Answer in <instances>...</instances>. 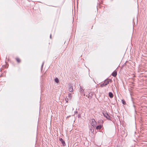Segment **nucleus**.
Returning <instances> with one entry per match:
<instances>
[{
	"label": "nucleus",
	"mask_w": 147,
	"mask_h": 147,
	"mask_svg": "<svg viewBox=\"0 0 147 147\" xmlns=\"http://www.w3.org/2000/svg\"><path fill=\"white\" fill-rule=\"evenodd\" d=\"M111 80L109 79H107L105 80L104 82L100 84V86L101 87H103L105 86L109 82H111Z\"/></svg>",
	"instance_id": "f257e3e1"
},
{
	"label": "nucleus",
	"mask_w": 147,
	"mask_h": 147,
	"mask_svg": "<svg viewBox=\"0 0 147 147\" xmlns=\"http://www.w3.org/2000/svg\"><path fill=\"white\" fill-rule=\"evenodd\" d=\"M91 124L93 126H95L96 125V122L95 120L94 119H92L90 121Z\"/></svg>",
	"instance_id": "f03ea898"
},
{
	"label": "nucleus",
	"mask_w": 147,
	"mask_h": 147,
	"mask_svg": "<svg viewBox=\"0 0 147 147\" xmlns=\"http://www.w3.org/2000/svg\"><path fill=\"white\" fill-rule=\"evenodd\" d=\"M74 90L73 89V87L72 85L71 84H69V91L70 92H73Z\"/></svg>",
	"instance_id": "7ed1b4c3"
},
{
	"label": "nucleus",
	"mask_w": 147,
	"mask_h": 147,
	"mask_svg": "<svg viewBox=\"0 0 147 147\" xmlns=\"http://www.w3.org/2000/svg\"><path fill=\"white\" fill-rule=\"evenodd\" d=\"M103 115L106 117L107 119H110V116L107 113H103Z\"/></svg>",
	"instance_id": "20e7f679"
},
{
	"label": "nucleus",
	"mask_w": 147,
	"mask_h": 147,
	"mask_svg": "<svg viewBox=\"0 0 147 147\" xmlns=\"http://www.w3.org/2000/svg\"><path fill=\"white\" fill-rule=\"evenodd\" d=\"M59 140L60 141L62 144L63 146H65L66 145L65 143V141L63 140L61 138H60L59 139Z\"/></svg>",
	"instance_id": "39448f33"
},
{
	"label": "nucleus",
	"mask_w": 147,
	"mask_h": 147,
	"mask_svg": "<svg viewBox=\"0 0 147 147\" xmlns=\"http://www.w3.org/2000/svg\"><path fill=\"white\" fill-rule=\"evenodd\" d=\"M112 76L113 77H115L117 75V72L116 71H114L112 74Z\"/></svg>",
	"instance_id": "423d86ee"
},
{
	"label": "nucleus",
	"mask_w": 147,
	"mask_h": 147,
	"mask_svg": "<svg viewBox=\"0 0 147 147\" xmlns=\"http://www.w3.org/2000/svg\"><path fill=\"white\" fill-rule=\"evenodd\" d=\"M109 96L110 98H112L113 97V94L111 92H109Z\"/></svg>",
	"instance_id": "0eeeda50"
},
{
	"label": "nucleus",
	"mask_w": 147,
	"mask_h": 147,
	"mask_svg": "<svg viewBox=\"0 0 147 147\" xmlns=\"http://www.w3.org/2000/svg\"><path fill=\"white\" fill-rule=\"evenodd\" d=\"M102 127V125H98L96 127V129H100Z\"/></svg>",
	"instance_id": "6e6552de"
},
{
	"label": "nucleus",
	"mask_w": 147,
	"mask_h": 147,
	"mask_svg": "<svg viewBox=\"0 0 147 147\" xmlns=\"http://www.w3.org/2000/svg\"><path fill=\"white\" fill-rule=\"evenodd\" d=\"M68 97L71 100L72 98V96L71 95V93H69L68 95Z\"/></svg>",
	"instance_id": "1a4fd4ad"
},
{
	"label": "nucleus",
	"mask_w": 147,
	"mask_h": 147,
	"mask_svg": "<svg viewBox=\"0 0 147 147\" xmlns=\"http://www.w3.org/2000/svg\"><path fill=\"white\" fill-rule=\"evenodd\" d=\"M55 81L57 83H58L59 82V80L57 78H56L55 79Z\"/></svg>",
	"instance_id": "9d476101"
},
{
	"label": "nucleus",
	"mask_w": 147,
	"mask_h": 147,
	"mask_svg": "<svg viewBox=\"0 0 147 147\" xmlns=\"http://www.w3.org/2000/svg\"><path fill=\"white\" fill-rule=\"evenodd\" d=\"M16 60L17 62L18 63H20V60L19 58H16Z\"/></svg>",
	"instance_id": "9b49d317"
},
{
	"label": "nucleus",
	"mask_w": 147,
	"mask_h": 147,
	"mask_svg": "<svg viewBox=\"0 0 147 147\" xmlns=\"http://www.w3.org/2000/svg\"><path fill=\"white\" fill-rule=\"evenodd\" d=\"M80 89L81 93H83L84 91V90L82 88L80 87Z\"/></svg>",
	"instance_id": "f8f14e48"
},
{
	"label": "nucleus",
	"mask_w": 147,
	"mask_h": 147,
	"mask_svg": "<svg viewBox=\"0 0 147 147\" xmlns=\"http://www.w3.org/2000/svg\"><path fill=\"white\" fill-rule=\"evenodd\" d=\"M122 103L123 105H125L126 104V102H125V100H122Z\"/></svg>",
	"instance_id": "ddd939ff"
},
{
	"label": "nucleus",
	"mask_w": 147,
	"mask_h": 147,
	"mask_svg": "<svg viewBox=\"0 0 147 147\" xmlns=\"http://www.w3.org/2000/svg\"><path fill=\"white\" fill-rule=\"evenodd\" d=\"M92 129H90V131H91V132H94V129H92Z\"/></svg>",
	"instance_id": "4468645a"
},
{
	"label": "nucleus",
	"mask_w": 147,
	"mask_h": 147,
	"mask_svg": "<svg viewBox=\"0 0 147 147\" xmlns=\"http://www.w3.org/2000/svg\"><path fill=\"white\" fill-rule=\"evenodd\" d=\"M44 63V62H43V63H42V66H41V69H42V68L43 67Z\"/></svg>",
	"instance_id": "2eb2a0df"
},
{
	"label": "nucleus",
	"mask_w": 147,
	"mask_h": 147,
	"mask_svg": "<svg viewBox=\"0 0 147 147\" xmlns=\"http://www.w3.org/2000/svg\"><path fill=\"white\" fill-rule=\"evenodd\" d=\"M65 100L66 101V102H67L68 101V98H67V99L66 98Z\"/></svg>",
	"instance_id": "dca6fc26"
},
{
	"label": "nucleus",
	"mask_w": 147,
	"mask_h": 147,
	"mask_svg": "<svg viewBox=\"0 0 147 147\" xmlns=\"http://www.w3.org/2000/svg\"><path fill=\"white\" fill-rule=\"evenodd\" d=\"M78 113V111H74V113L75 114H76V113Z\"/></svg>",
	"instance_id": "f3484780"
},
{
	"label": "nucleus",
	"mask_w": 147,
	"mask_h": 147,
	"mask_svg": "<svg viewBox=\"0 0 147 147\" xmlns=\"http://www.w3.org/2000/svg\"><path fill=\"white\" fill-rule=\"evenodd\" d=\"M50 38H51V34L50 35Z\"/></svg>",
	"instance_id": "a211bd4d"
}]
</instances>
